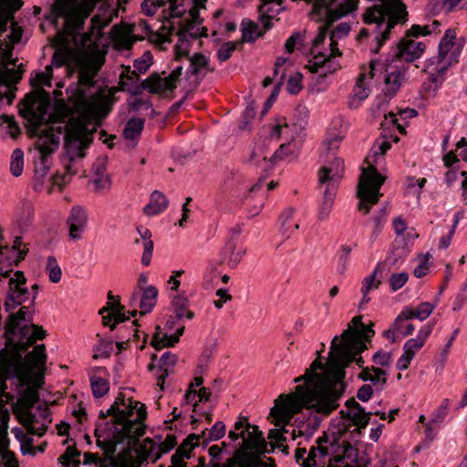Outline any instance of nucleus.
Wrapping results in <instances>:
<instances>
[{"instance_id":"19","label":"nucleus","mask_w":467,"mask_h":467,"mask_svg":"<svg viewBox=\"0 0 467 467\" xmlns=\"http://www.w3.org/2000/svg\"><path fill=\"white\" fill-rule=\"evenodd\" d=\"M177 361V355L171 353V351H166L161 355L159 360L158 367H155L154 365L149 366V368L150 370L157 369L155 376L158 380L157 385L161 388V389H164L165 379L169 377L170 373L171 372L170 368L174 367Z\"/></svg>"},{"instance_id":"11","label":"nucleus","mask_w":467,"mask_h":467,"mask_svg":"<svg viewBox=\"0 0 467 467\" xmlns=\"http://www.w3.org/2000/svg\"><path fill=\"white\" fill-rule=\"evenodd\" d=\"M18 370L16 368H8L4 380H0V435L6 433L8 428V421L10 419V413L6 408V404L13 400L14 396L8 392H5L6 385L5 380L7 379H17Z\"/></svg>"},{"instance_id":"9","label":"nucleus","mask_w":467,"mask_h":467,"mask_svg":"<svg viewBox=\"0 0 467 467\" xmlns=\"http://www.w3.org/2000/svg\"><path fill=\"white\" fill-rule=\"evenodd\" d=\"M340 414L342 415V422L338 426L337 432L342 435L347 431H349L350 427H355L352 431V435H356L357 438H359L361 430L365 429L369 423L372 411H366L365 408L363 407L362 412L358 411V410H342Z\"/></svg>"},{"instance_id":"50","label":"nucleus","mask_w":467,"mask_h":467,"mask_svg":"<svg viewBox=\"0 0 467 467\" xmlns=\"http://www.w3.org/2000/svg\"><path fill=\"white\" fill-rule=\"evenodd\" d=\"M143 443L142 450L149 457L153 458L154 461L160 459L165 453L162 446L155 443L150 438L144 439Z\"/></svg>"},{"instance_id":"28","label":"nucleus","mask_w":467,"mask_h":467,"mask_svg":"<svg viewBox=\"0 0 467 467\" xmlns=\"http://www.w3.org/2000/svg\"><path fill=\"white\" fill-rule=\"evenodd\" d=\"M169 204L167 197L159 191H153L150 197V202L144 207V213L149 216L162 213Z\"/></svg>"},{"instance_id":"54","label":"nucleus","mask_w":467,"mask_h":467,"mask_svg":"<svg viewBox=\"0 0 467 467\" xmlns=\"http://www.w3.org/2000/svg\"><path fill=\"white\" fill-rule=\"evenodd\" d=\"M256 108L254 101H251L246 106L243 115L241 123L239 125L240 130H249L252 119L255 117Z\"/></svg>"},{"instance_id":"22","label":"nucleus","mask_w":467,"mask_h":467,"mask_svg":"<svg viewBox=\"0 0 467 467\" xmlns=\"http://www.w3.org/2000/svg\"><path fill=\"white\" fill-rule=\"evenodd\" d=\"M31 292L26 286V285H9V289L6 294V299L5 302V309L6 312H9L18 306L22 305L26 302Z\"/></svg>"},{"instance_id":"55","label":"nucleus","mask_w":467,"mask_h":467,"mask_svg":"<svg viewBox=\"0 0 467 467\" xmlns=\"http://www.w3.org/2000/svg\"><path fill=\"white\" fill-rule=\"evenodd\" d=\"M305 35L306 31L300 32L296 31L294 32L285 41V48L287 53H293L296 47H300L303 44V41L305 40Z\"/></svg>"},{"instance_id":"46","label":"nucleus","mask_w":467,"mask_h":467,"mask_svg":"<svg viewBox=\"0 0 467 467\" xmlns=\"http://www.w3.org/2000/svg\"><path fill=\"white\" fill-rule=\"evenodd\" d=\"M203 440V447L207 446L213 441L222 439L225 434V425L223 421L215 422L210 430L206 429Z\"/></svg>"},{"instance_id":"6","label":"nucleus","mask_w":467,"mask_h":467,"mask_svg":"<svg viewBox=\"0 0 467 467\" xmlns=\"http://www.w3.org/2000/svg\"><path fill=\"white\" fill-rule=\"evenodd\" d=\"M38 400L39 395L37 392L26 389L22 393L16 406L19 405L21 407L18 415L21 424H23L30 434L41 437L46 433L47 427L45 423H41V425L37 427V417L32 412V409Z\"/></svg>"},{"instance_id":"5","label":"nucleus","mask_w":467,"mask_h":467,"mask_svg":"<svg viewBox=\"0 0 467 467\" xmlns=\"http://www.w3.org/2000/svg\"><path fill=\"white\" fill-rule=\"evenodd\" d=\"M385 178L379 173L375 166L363 168L357 189V197L359 199L358 210L368 214L371 206L378 203L381 194L379 190Z\"/></svg>"},{"instance_id":"63","label":"nucleus","mask_w":467,"mask_h":467,"mask_svg":"<svg viewBox=\"0 0 467 467\" xmlns=\"http://www.w3.org/2000/svg\"><path fill=\"white\" fill-rule=\"evenodd\" d=\"M236 249V238L227 237L223 247L220 251V264L225 263Z\"/></svg>"},{"instance_id":"51","label":"nucleus","mask_w":467,"mask_h":467,"mask_svg":"<svg viewBox=\"0 0 467 467\" xmlns=\"http://www.w3.org/2000/svg\"><path fill=\"white\" fill-rule=\"evenodd\" d=\"M152 59L151 53L150 51H146L143 54V57L139 59H135L133 63L134 70L131 72L132 75L138 77V73L144 74L150 68L151 63L150 60Z\"/></svg>"},{"instance_id":"13","label":"nucleus","mask_w":467,"mask_h":467,"mask_svg":"<svg viewBox=\"0 0 467 467\" xmlns=\"http://www.w3.org/2000/svg\"><path fill=\"white\" fill-rule=\"evenodd\" d=\"M190 65L186 70L185 77L187 79L192 77L195 78L194 86L198 87L201 81L205 78L206 72L204 70L213 71V68H209V57L204 56L202 53H195L193 56L186 57Z\"/></svg>"},{"instance_id":"60","label":"nucleus","mask_w":467,"mask_h":467,"mask_svg":"<svg viewBox=\"0 0 467 467\" xmlns=\"http://www.w3.org/2000/svg\"><path fill=\"white\" fill-rule=\"evenodd\" d=\"M30 84L33 87L46 86L52 87V72H37L34 78H30Z\"/></svg>"},{"instance_id":"17","label":"nucleus","mask_w":467,"mask_h":467,"mask_svg":"<svg viewBox=\"0 0 467 467\" xmlns=\"http://www.w3.org/2000/svg\"><path fill=\"white\" fill-rule=\"evenodd\" d=\"M424 50L425 44L423 42L402 38L398 44L395 56L406 62H412L419 58Z\"/></svg>"},{"instance_id":"61","label":"nucleus","mask_w":467,"mask_h":467,"mask_svg":"<svg viewBox=\"0 0 467 467\" xmlns=\"http://www.w3.org/2000/svg\"><path fill=\"white\" fill-rule=\"evenodd\" d=\"M236 48V44L233 41L223 43L217 50L216 56L220 62H225L231 57Z\"/></svg>"},{"instance_id":"62","label":"nucleus","mask_w":467,"mask_h":467,"mask_svg":"<svg viewBox=\"0 0 467 467\" xmlns=\"http://www.w3.org/2000/svg\"><path fill=\"white\" fill-rule=\"evenodd\" d=\"M302 79L303 75L300 72H296L292 76L289 77L287 80V91L292 95L298 94L302 89Z\"/></svg>"},{"instance_id":"34","label":"nucleus","mask_w":467,"mask_h":467,"mask_svg":"<svg viewBox=\"0 0 467 467\" xmlns=\"http://www.w3.org/2000/svg\"><path fill=\"white\" fill-rule=\"evenodd\" d=\"M144 119L140 118L130 119L123 130V136L128 140H138L144 128Z\"/></svg>"},{"instance_id":"4","label":"nucleus","mask_w":467,"mask_h":467,"mask_svg":"<svg viewBox=\"0 0 467 467\" xmlns=\"http://www.w3.org/2000/svg\"><path fill=\"white\" fill-rule=\"evenodd\" d=\"M133 400L128 399V405L126 408L120 409L119 400H115L110 406L115 415V424L120 427H115L114 434L119 437V441H113L111 444L110 452L116 451V447L119 444H126L130 449L136 447L140 443V437L143 436V431L138 427L137 421L130 420V417L133 415V410L136 409L138 404L133 406Z\"/></svg>"},{"instance_id":"36","label":"nucleus","mask_w":467,"mask_h":467,"mask_svg":"<svg viewBox=\"0 0 467 467\" xmlns=\"http://www.w3.org/2000/svg\"><path fill=\"white\" fill-rule=\"evenodd\" d=\"M188 303V299L182 295L173 296L171 305L174 309L176 318L182 319L185 317L187 319H192L194 317V313L187 310Z\"/></svg>"},{"instance_id":"27","label":"nucleus","mask_w":467,"mask_h":467,"mask_svg":"<svg viewBox=\"0 0 467 467\" xmlns=\"http://www.w3.org/2000/svg\"><path fill=\"white\" fill-rule=\"evenodd\" d=\"M386 77H385V88H384V96L390 99H392L398 90L400 89L401 86V82L404 78V73L400 70L396 69L393 71H389V69H386Z\"/></svg>"},{"instance_id":"18","label":"nucleus","mask_w":467,"mask_h":467,"mask_svg":"<svg viewBox=\"0 0 467 467\" xmlns=\"http://www.w3.org/2000/svg\"><path fill=\"white\" fill-rule=\"evenodd\" d=\"M87 214L80 206L71 208L70 214L67 218V225L69 228V237L72 240L81 239L82 233L87 225Z\"/></svg>"},{"instance_id":"15","label":"nucleus","mask_w":467,"mask_h":467,"mask_svg":"<svg viewBox=\"0 0 467 467\" xmlns=\"http://www.w3.org/2000/svg\"><path fill=\"white\" fill-rule=\"evenodd\" d=\"M72 11L70 19L73 20L75 29L80 31L84 28L86 19L96 8V0H70Z\"/></svg>"},{"instance_id":"45","label":"nucleus","mask_w":467,"mask_h":467,"mask_svg":"<svg viewBox=\"0 0 467 467\" xmlns=\"http://www.w3.org/2000/svg\"><path fill=\"white\" fill-rule=\"evenodd\" d=\"M97 336L99 337V341L93 347V358H107L113 351V342L112 340H104L99 334Z\"/></svg>"},{"instance_id":"47","label":"nucleus","mask_w":467,"mask_h":467,"mask_svg":"<svg viewBox=\"0 0 467 467\" xmlns=\"http://www.w3.org/2000/svg\"><path fill=\"white\" fill-rule=\"evenodd\" d=\"M89 380L92 394L95 398H101L109 392V383L107 379L97 376H90Z\"/></svg>"},{"instance_id":"31","label":"nucleus","mask_w":467,"mask_h":467,"mask_svg":"<svg viewBox=\"0 0 467 467\" xmlns=\"http://www.w3.org/2000/svg\"><path fill=\"white\" fill-rule=\"evenodd\" d=\"M182 66L179 65L176 66L167 77L163 78L159 74V79L161 80L160 84H158L159 94L168 91L173 92V90L177 88V83L182 75Z\"/></svg>"},{"instance_id":"39","label":"nucleus","mask_w":467,"mask_h":467,"mask_svg":"<svg viewBox=\"0 0 467 467\" xmlns=\"http://www.w3.org/2000/svg\"><path fill=\"white\" fill-rule=\"evenodd\" d=\"M242 41L254 43L262 34L258 31V26L252 20L244 19L241 24Z\"/></svg>"},{"instance_id":"7","label":"nucleus","mask_w":467,"mask_h":467,"mask_svg":"<svg viewBox=\"0 0 467 467\" xmlns=\"http://www.w3.org/2000/svg\"><path fill=\"white\" fill-rule=\"evenodd\" d=\"M338 337L335 336L331 341L329 354L332 355L337 365H344L345 367L350 364V358H352V350L350 346L358 339L357 328H352L350 326L345 329L340 335L342 343H337Z\"/></svg>"},{"instance_id":"26","label":"nucleus","mask_w":467,"mask_h":467,"mask_svg":"<svg viewBox=\"0 0 467 467\" xmlns=\"http://www.w3.org/2000/svg\"><path fill=\"white\" fill-rule=\"evenodd\" d=\"M158 294V289L153 285L140 287L141 298L139 304L140 316H144L153 310L157 303Z\"/></svg>"},{"instance_id":"43","label":"nucleus","mask_w":467,"mask_h":467,"mask_svg":"<svg viewBox=\"0 0 467 467\" xmlns=\"http://www.w3.org/2000/svg\"><path fill=\"white\" fill-rule=\"evenodd\" d=\"M370 370L373 371V375L371 376L368 381L370 383L369 385H371L372 387L374 386L376 391H382L385 389L388 381V372L382 368L376 366H372V368Z\"/></svg>"},{"instance_id":"25","label":"nucleus","mask_w":467,"mask_h":467,"mask_svg":"<svg viewBox=\"0 0 467 467\" xmlns=\"http://www.w3.org/2000/svg\"><path fill=\"white\" fill-rule=\"evenodd\" d=\"M156 329L157 332L153 336L151 346L157 350L162 348L173 347L180 340V337L184 332L183 326L179 327L174 334L161 333L159 326Z\"/></svg>"},{"instance_id":"30","label":"nucleus","mask_w":467,"mask_h":467,"mask_svg":"<svg viewBox=\"0 0 467 467\" xmlns=\"http://www.w3.org/2000/svg\"><path fill=\"white\" fill-rule=\"evenodd\" d=\"M28 316H31L30 306H22L17 313L10 314L5 323L6 333L16 335L20 330V323L27 320Z\"/></svg>"},{"instance_id":"32","label":"nucleus","mask_w":467,"mask_h":467,"mask_svg":"<svg viewBox=\"0 0 467 467\" xmlns=\"http://www.w3.org/2000/svg\"><path fill=\"white\" fill-rule=\"evenodd\" d=\"M20 337L26 339L29 346L33 345L36 340H42L47 336V331L40 326L30 324L24 325L20 327Z\"/></svg>"},{"instance_id":"49","label":"nucleus","mask_w":467,"mask_h":467,"mask_svg":"<svg viewBox=\"0 0 467 467\" xmlns=\"http://www.w3.org/2000/svg\"><path fill=\"white\" fill-rule=\"evenodd\" d=\"M24 170V151L16 149L11 155L10 171L15 177L22 174Z\"/></svg>"},{"instance_id":"2","label":"nucleus","mask_w":467,"mask_h":467,"mask_svg":"<svg viewBox=\"0 0 467 467\" xmlns=\"http://www.w3.org/2000/svg\"><path fill=\"white\" fill-rule=\"evenodd\" d=\"M33 115L39 120L38 123L34 125L31 133L33 137H36L35 148L40 153L41 176H44L49 169L47 156L58 149L60 135L62 134H64V146L66 150L64 160L67 159L68 161L73 162L78 157L85 156L84 150L89 147L92 140L88 136V130L85 125L75 119H71L64 126L57 128L51 126L40 130L39 126L45 118L43 116H36V113H33Z\"/></svg>"},{"instance_id":"48","label":"nucleus","mask_w":467,"mask_h":467,"mask_svg":"<svg viewBox=\"0 0 467 467\" xmlns=\"http://www.w3.org/2000/svg\"><path fill=\"white\" fill-rule=\"evenodd\" d=\"M317 447H312L308 452V456L304 460L303 467H317L316 458L317 453L321 458H324L329 454L328 447L323 446V444H317Z\"/></svg>"},{"instance_id":"38","label":"nucleus","mask_w":467,"mask_h":467,"mask_svg":"<svg viewBox=\"0 0 467 467\" xmlns=\"http://www.w3.org/2000/svg\"><path fill=\"white\" fill-rule=\"evenodd\" d=\"M176 35L178 36V42L174 47V50L176 59L180 60L183 57L189 56L190 42L192 39L190 37V34L182 28Z\"/></svg>"},{"instance_id":"23","label":"nucleus","mask_w":467,"mask_h":467,"mask_svg":"<svg viewBox=\"0 0 467 467\" xmlns=\"http://www.w3.org/2000/svg\"><path fill=\"white\" fill-rule=\"evenodd\" d=\"M344 171L343 161L339 158H334L329 166H323L319 171V182L320 183H333L338 185V181L342 177Z\"/></svg>"},{"instance_id":"10","label":"nucleus","mask_w":467,"mask_h":467,"mask_svg":"<svg viewBox=\"0 0 467 467\" xmlns=\"http://www.w3.org/2000/svg\"><path fill=\"white\" fill-rule=\"evenodd\" d=\"M340 414L342 415V422L338 426L337 432L342 435L347 431H349L350 427H355L352 431V435H356L357 438H359L361 430L365 429L369 423L372 411H366L365 408L363 407L362 412L358 411V410H342Z\"/></svg>"},{"instance_id":"41","label":"nucleus","mask_w":467,"mask_h":467,"mask_svg":"<svg viewBox=\"0 0 467 467\" xmlns=\"http://www.w3.org/2000/svg\"><path fill=\"white\" fill-rule=\"evenodd\" d=\"M218 346V341L216 338L211 340V342L204 348L201 358L199 359V364L197 366L196 374L203 373L205 368L208 366L211 358H213L216 348Z\"/></svg>"},{"instance_id":"40","label":"nucleus","mask_w":467,"mask_h":467,"mask_svg":"<svg viewBox=\"0 0 467 467\" xmlns=\"http://www.w3.org/2000/svg\"><path fill=\"white\" fill-rule=\"evenodd\" d=\"M207 430H203L201 434L192 433L186 439L183 440L182 444L177 448L181 451L182 456L186 459L191 458V451L199 445V441L204 438Z\"/></svg>"},{"instance_id":"42","label":"nucleus","mask_w":467,"mask_h":467,"mask_svg":"<svg viewBox=\"0 0 467 467\" xmlns=\"http://www.w3.org/2000/svg\"><path fill=\"white\" fill-rule=\"evenodd\" d=\"M26 362L32 368H39L44 366L47 362L46 347L44 344L36 345L34 350L26 357Z\"/></svg>"},{"instance_id":"29","label":"nucleus","mask_w":467,"mask_h":467,"mask_svg":"<svg viewBox=\"0 0 467 467\" xmlns=\"http://www.w3.org/2000/svg\"><path fill=\"white\" fill-rule=\"evenodd\" d=\"M337 183L333 182L327 185L323 194V201L319 206L317 217L319 220H326L332 210L334 199L337 194Z\"/></svg>"},{"instance_id":"35","label":"nucleus","mask_w":467,"mask_h":467,"mask_svg":"<svg viewBox=\"0 0 467 467\" xmlns=\"http://www.w3.org/2000/svg\"><path fill=\"white\" fill-rule=\"evenodd\" d=\"M315 1V10L317 11V13H319L321 10H324L325 16L323 20L326 21V25L319 28L318 34L312 41L313 48H317L321 44L324 43L327 37V31L329 30V27L332 26L334 22L330 21L329 16L327 15V7L322 6L319 0Z\"/></svg>"},{"instance_id":"33","label":"nucleus","mask_w":467,"mask_h":467,"mask_svg":"<svg viewBox=\"0 0 467 467\" xmlns=\"http://www.w3.org/2000/svg\"><path fill=\"white\" fill-rule=\"evenodd\" d=\"M105 312H113V320L114 322L110 326V330H114L117 324L125 322L129 320V317H127L124 313V306H122L118 299H116L114 302H109L107 306L101 308L99 310V314L102 315Z\"/></svg>"},{"instance_id":"21","label":"nucleus","mask_w":467,"mask_h":467,"mask_svg":"<svg viewBox=\"0 0 467 467\" xmlns=\"http://www.w3.org/2000/svg\"><path fill=\"white\" fill-rule=\"evenodd\" d=\"M335 58L336 57L325 56L322 52H318L317 55L314 56V61L309 66V69L311 72L318 73L320 77L324 78L340 67L339 63Z\"/></svg>"},{"instance_id":"44","label":"nucleus","mask_w":467,"mask_h":467,"mask_svg":"<svg viewBox=\"0 0 467 467\" xmlns=\"http://www.w3.org/2000/svg\"><path fill=\"white\" fill-rule=\"evenodd\" d=\"M382 269L380 266V263H379L372 273L364 278L362 281V286H361V294H368V292L371 289H378L379 285H381V280L378 279L377 276L379 273H381Z\"/></svg>"},{"instance_id":"64","label":"nucleus","mask_w":467,"mask_h":467,"mask_svg":"<svg viewBox=\"0 0 467 467\" xmlns=\"http://www.w3.org/2000/svg\"><path fill=\"white\" fill-rule=\"evenodd\" d=\"M372 361L382 368H389L392 362L391 352H385L382 349H379L372 356Z\"/></svg>"},{"instance_id":"3","label":"nucleus","mask_w":467,"mask_h":467,"mask_svg":"<svg viewBox=\"0 0 467 467\" xmlns=\"http://www.w3.org/2000/svg\"><path fill=\"white\" fill-rule=\"evenodd\" d=\"M287 423H278L274 418V423L275 426L287 425ZM247 438L244 439V446L239 450H245L248 452L255 453L260 457L261 454L274 452L275 449L280 450L284 454H289V447L284 445L287 438L285 436V432H288L285 426L280 429H272L269 431L268 439L270 442H267L265 439L264 433L259 430L258 426L246 423Z\"/></svg>"},{"instance_id":"14","label":"nucleus","mask_w":467,"mask_h":467,"mask_svg":"<svg viewBox=\"0 0 467 467\" xmlns=\"http://www.w3.org/2000/svg\"><path fill=\"white\" fill-rule=\"evenodd\" d=\"M327 7L330 21L335 22L353 12L358 7V0H319Z\"/></svg>"},{"instance_id":"12","label":"nucleus","mask_w":467,"mask_h":467,"mask_svg":"<svg viewBox=\"0 0 467 467\" xmlns=\"http://www.w3.org/2000/svg\"><path fill=\"white\" fill-rule=\"evenodd\" d=\"M321 420V417L317 414L309 416L306 420L299 417L296 418L293 424L294 428L291 431L287 430L288 432H285V435L290 434L292 440H296L297 437H304L308 440L318 429Z\"/></svg>"},{"instance_id":"24","label":"nucleus","mask_w":467,"mask_h":467,"mask_svg":"<svg viewBox=\"0 0 467 467\" xmlns=\"http://www.w3.org/2000/svg\"><path fill=\"white\" fill-rule=\"evenodd\" d=\"M261 457L245 450H236L232 458L228 459L225 467H258Z\"/></svg>"},{"instance_id":"20","label":"nucleus","mask_w":467,"mask_h":467,"mask_svg":"<svg viewBox=\"0 0 467 467\" xmlns=\"http://www.w3.org/2000/svg\"><path fill=\"white\" fill-rule=\"evenodd\" d=\"M282 0H261L258 7L259 20L263 24L265 30L272 28L271 20L278 16L284 9L281 6Z\"/></svg>"},{"instance_id":"57","label":"nucleus","mask_w":467,"mask_h":467,"mask_svg":"<svg viewBox=\"0 0 467 467\" xmlns=\"http://www.w3.org/2000/svg\"><path fill=\"white\" fill-rule=\"evenodd\" d=\"M317 443H329V451H331L334 453H341L344 446V441L340 442L339 438L335 436L330 438L327 435H323L322 437L317 438Z\"/></svg>"},{"instance_id":"37","label":"nucleus","mask_w":467,"mask_h":467,"mask_svg":"<svg viewBox=\"0 0 467 467\" xmlns=\"http://www.w3.org/2000/svg\"><path fill=\"white\" fill-rule=\"evenodd\" d=\"M455 32L451 29H448L445 31L442 36L439 47H438V62L441 63L445 59L447 55L449 54L451 48L454 45L455 39Z\"/></svg>"},{"instance_id":"16","label":"nucleus","mask_w":467,"mask_h":467,"mask_svg":"<svg viewBox=\"0 0 467 467\" xmlns=\"http://www.w3.org/2000/svg\"><path fill=\"white\" fill-rule=\"evenodd\" d=\"M435 306L436 304H431L430 302H421L415 308L405 306L395 318L394 326L397 327L400 323H404L405 321L413 318L424 321L431 316Z\"/></svg>"},{"instance_id":"56","label":"nucleus","mask_w":467,"mask_h":467,"mask_svg":"<svg viewBox=\"0 0 467 467\" xmlns=\"http://www.w3.org/2000/svg\"><path fill=\"white\" fill-rule=\"evenodd\" d=\"M21 78V73L14 68L0 69V86L17 83Z\"/></svg>"},{"instance_id":"1","label":"nucleus","mask_w":467,"mask_h":467,"mask_svg":"<svg viewBox=\"0 0 467 467\" xmlns=\"http://www.w3.org/2000/svg\"><path fill=\"white\" fill-rule=\"evenodd\" d=\"M331 366L325 368L319 358L306 370L312 378V388L298 385L294 393L281 394L270 410L278 423H287L303 408L314 409L317 413L328 415L335 410L346 391L345 366L337 365L329 354Z\"/></svg>"},{"instance_id":"53","label":"nucleus","mask_w":467,"mask_h":467,"mask_svg":"<svg viewBox=\"0 0 467 467\" xmlns=\"http://www.w3.org/2000/svg\"><path fill=\"white\" fill-rule=\"evenodd\" d=\"M47 270L48 271L49 280L52 283H57L61 279L62 271L57 264V259L50 255L47 260Z\"/></svg>"},{"instance_id":"8","label":"nucleus","mask_w":467,"mask_h":467,"mask_svg":"<svg viewBox=\"0 0 467 467\" xmlns=\"http://www.w3.org/2000/svg\"><path fill=\"white\" fill-rule=\"evenodd\" d=\"M139 78L135 77L132 74L122 73L120 75V87L122 91H126L132 96H139L142 93L143 90L148 91L150 94L156 95L159 94V87L160 84L159 73L153 72L147 78L142 80L140 84L136 82V79Z\"/></svg>"},{"instance_id":"58","label":"nucleus","mask_w":467,"mask_h":467,"mask_svg":"<svg viewBox=\"0 0 467 467\" xmlns=\"http://www.w3.org/2000/svg\"><path fill=\"white\" fill-rule=\"evenodd\" d=\"M409 280V274L406 272L394 273L389 276V283L392 292L402 288Z\"/></svg>"},{"instance_id":"52","label":"nucleus","mask_w":467,"mask_h":467,"mask_svg":"<svg viewBox=\"0 0 467 467\" xmlns=\"http://www.w3.org/2000/svg\"><path fill=\"white\" fill-rule=\"evenodd\" d=\"M98 69L91 66H83L79 70V83L85 87H91L94 85V78L97 75Z\"/></svg>"},{"instance_id":"59","label":"nucleus","mask_w":467,"mask_h":467,"mask_svg":"<svg viewBox=\"0 0 467 467\" xmlns=\"http://www.w3.org/2000/svg\"><path fill=\"white\" fill-rule=\"evenodd\" d=\"M352 247L347 244H343L338 252V267L337 272L343 275L348 265L349 254L351 253Z\"/></svg>"}]
</instances>
